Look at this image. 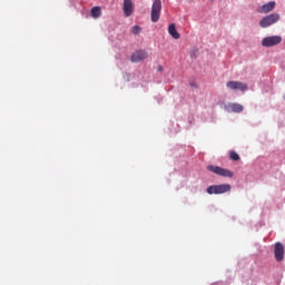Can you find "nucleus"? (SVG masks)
<instances>
[{
	"instance_id": "ddd939ff",
	"label": "nucleus",
	"mask_w": 285,
	"mask_h": 285,
	"mask_svg": "<svg viewBox=\"0 0 285 285\" xmlns=\"http://www.w3.org/2000/svg\"><path fill=\"white\" fill-rule=\"evenodd\" d=\"M91 17H94V19H98V17H101V8L94 7L91 9Z\"/></svg>"
},
{
	"instance_id": "0eeeda50",
	"label": "nucleus",
	"mask_w": 285,
	"mask_h": 285,
	"mask_svg": "<svg viewBox=\"0 0 285 285\" xmlns=\"http://www.w3.org/2000/svg\"><path fill=\"white\" fill-rule=\"evenodd\" d=\"M145 59H148V52L146 50H138L130 58L132 63H139V61H144Z\"/></svg>"
},
{
	"instance_id": "423d86ee",
	"label": "nucleus",
	"mask_w": 285,
	"mask_h": 285,
	"mask_svg": "<svg viewBox=\"0 0 285 285\" xmlns=\"http://www.w3.org/2000/svg\"><path fill=\"white\" fill-rule=\"evenodd\" d=\"M226 86L229 90H240V92H246V90H248V85L240 81H228Z\"/></svg>"
},
{
	"instance_id": "6e6552de",
	"label": "nucleus",
	"mask_w": 285,
	"mask_h": 285,
	"mask_svg": "<svg viewBox=\"0 0 285 285\" xmlns=\"http://www.w3.org/2000/svg\"><path fill=\"white\" fill-rule=\"evenodd\" d=\"M274 256L276 262H282V259H284V245L282 243L275 244Z\"/></svg>"
},
{
	"instance_id": "f8f14e48",
	"label": "nucleus",
	"mask_w": 285,
	"mask_h": 285,
	"mask_svg": "<svg viewBox=\"0 0 285 285\" xmlns=\"http://www.w3.org/2000/svg\"><path fill=\"white\" fill-rule=\"evenodd\" d=\"M229 108H230L232 112H243L244 111V106H242L240 104H230Z\"/></svg>"
},
{
	"instance_id": "2eb2a0df",
	"label": "nucleus",
	"mask_w": 285,
	"mask_h": 285,
	"mask_svg": "<svg viewBox=\"0 0 285 285\" xmlns=\"http://www.w3.org/2000/svg\"><path fill=\"white\" fill-rule=\"evenodd\" d=\"M131 32H132V35H139V32H141V27H139V26H134V27L131 28Z\"/></svg>"
},
{
	"instance_id": "dca6fc26",
	"label": "nucleus",
	"mask_w": 285,
	"mask_h": 285,
	"mask_svg": "<svg viewBox=\"0 0 285 285\" xmlns=\"http://www.w3.org/2000/svg\"><path fill=\"white\" fill-rule=\"evenodd\" d=\"M164 70V67H158V71L161 72Z\"/></svg>"
},
{
	"instance_id": "1a4fd4ad",
	"label": "nucleus",
	"mask_w": 285,
	"mask_h": 285,
	"mask_svg": "<svg viewBox=\"0 0 285 285\" xmlns=\"http://www.w3.org/2000/svg\"><path fill=\"white\" fill-rule=\"evenodd\" d=\"M273 10H275V1H271L258 7L257 12L261 14H268V12H273Z\"/></svg>"
},
{
	"instance_id": "39448f33",
	"label": "nucleus",
	"mask_w": 285,
	"mask_h": 285,
	"mask_svg": "<svg viewBox=\"0 0 285 285\" xmlns=\"http://www.w3.org/2000/svg\"><path fill=\"white\" fill-rule=\"evenodd\" d=\"M207 170H209L210 173H215V175H220V177H233L234 174L233 171L228 170V169H224L219 166H208Z\"/></svg>"
},
{
	"instance_id": "f257e3e1",
	"label": "nucleus",
	"mask_w": 285,
	"mask_h": 285,
	"mask_svg": "<svg viewBox=\"0 0 285 285\" xmlns=\"http://www.w3.org/2000/svg\"><path fill=\"white\" fill-rule=\"evenodd\" d=\"M233 187L230 184H223V185H210L206 188L207 195H224L225 193H230Z\"/></svg>"
},
{
	"instance_id": "20e7f679",
	"label": "nucleus",
	"mask_w": 285,
	"mask_h": 285,
	"mask_svg": "<svg viewBox=\"0 0 285 285\" xmlns=\"http://www.w3.org/2000/svg\"><path fill=\"white\" fill-rule=\"evenodd\" d=\"M282 43L281 36H271L262 40L263 48H273V46H279Z\"/></svg>"
},
{
	"instance_id": "9d476101",
	"label": "nucleus",
	"mask_w": 285,
	"mask_h": 285,
	"mask_svg": "<svg viewBox=\"0 0 285 285\" xmlns=\"http://www.w3.org/2000/svg\"><path fill=\"white\" fill-rule=\"evenodd\" d=\"M122 10L125 17H132V0H124Z\"/></svg>"
},
{
	"instance_id": "4468645a",
	"label": "nucleus",
	"mask_w": 285,
	"mask_h": 285,
	"mask_svg": "<svg viewBox=\"0 0 285 285\" xmlns=\"http://www.w3.org/2000/svg\"><path fill=\"white\" fill-rule=\"evenodd\" d=\"M229 159H232V161H239V154L236 151H229Z\"/></svg>"
},
{
	"instance_id": "9b49d317",
	"label": "nucleus",
	"mask_w": 285,
	"mask_h": 285,
	"mask_svg": "<svg viewBox=\"0 0 285 285\" xmlns=\"http://www.w3.org/2000/svg\"><path fill=\"white\" fill-rule=\"evenodd\" d=\"M168 32L170 35V37H173V39H179V32H177V28L175 27V23H171L168 27Z\"/></svg>"
},
{
	"instance_id": "f03ea898",
	"label": "nucleus",
	"mask_w": 285,
	"mask_h": 285,
	"mask_svg": "<svg viewBox=\"0 0 285 285\" xmlns=\"http://www.w3.org/2000/svg\"><path fill=\"white\" fill-rule=\"evenodd\" d=\"M279 19V13H271L262 18V20L259 21V26L261 28H269V26H274V23H277Z\"/></svg>"
},
{
	"instance_id": "7ed1b4c3",
	"label": "nucleus",
	"mask_w": 285,
	"mask_h": 285,
	"mask_svg": "<svg viewBox=\"0 0 285 285\" xmlns=\"http://www.w3.org/2000/svg\"><path fill=\"white\" fill-rule=\"evenodd\" d=\"M161 17V0H155L151 6V21L157 23Z\"/></svg>"
}]
</instances>
